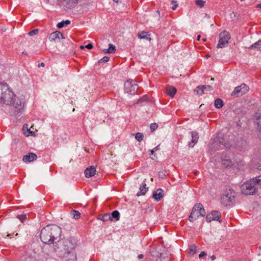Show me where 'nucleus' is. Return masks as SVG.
Segmentation results:
<instances>
[{"label": "nucleus", "instance_id": "f704fd0d", "mask_svg": "<svg viewBox=\"0 0 261 261\" xmlns=\"http://www.w3.org/2000/svg\"><path fill=\"white\" fill-rule=\"evenodd\" d=\"M144 137V136L143 134L141 133H137L135 135V138L136 140H137L138 141L140 142L143 140V138Z\"/></svg>", "mask_w": 261, "mask_h": 261}, {"label": "nucleus", "instance_id": "4be33fe9", "mask_svg": "<svg viewBox=\"0 0 261 261\" xmlns=\"http://www.w3.org/2000/svg\"><path fill=\"white\" fill-rule=\"evenodd\" d=\"M163 196V190L161 189H158L155 191L152 194V198L157 201H160Z\"/></svg>", "mask_w": 261, "mask_h": 261}, {"label": "nucleus", "instance_id": "680f3d73", "mask_svg": "<svg viewBox=\"0 0 261 261\" xmlns=\"http://www.w3.org/2000/svg\"><path fill=\"white\" fill-rule=\"evenodd\" d=\"M210 57V56L209 55H207L206 56V58H208V57Z\"/></svg>", "mask_w": 261, "mask_h": 261}, {"label": "nucleus", "instance_id": "ddd939ff", "mask_svg": "<svg viewBox=\"0 0 261 261\" xmlns=\"http://www.w3.org/2000/svg\"><path fill=\"white\" fill-rule=\"evenodd\" d=\"M12 101H9L8 104H10L14 106L15 108L18 110H20L23 106V102L19 98L17 97L15 94L12 96Z\"/></svg>", "mask_w": 261, "mask_h": 261}, {"label": "nucleus", "instance_id": "2f4dec72", "mask_svg": "<svg viewBox=\"0 0 261 261\" xmlns=\"http://www.w3.org/2000/svg\"><path fill=\"white\" fill-rule=\"evenodd\" d=\"M196 249L197 247L194 245H191L189 246V253H192L193 254H195L196 253Z\"/></svg>", "mask_w": 261, "mask_h": 261}, {"label": "nucleus", "instance_id": "c9c22d12", "mask_svg": "<svg viewBox=\"0 0 261 261\" xmlns=\"http://www.w3.org/2000/svg\"><path fill=\"white\" fill-rule=\"evenodd\" d=\"M158 124L156 123H152L150 125V129L152 133L154 132L158 127Z\"/></svg>", "mask_w": 261, "mask_h": 261}, {"label": "nucleus", "instance_id": "864d4df0", "mask_svg": "<svg viewBox=\"0 0 261 261\" xmlns=\"http://www.w3.org/2000/svg\"><path fill=\"white\" fill-rule=\"evenodd\" d=\"M200 37H201V36L200 35H198L197 37V40H200Z\"/></svg>", "mask_w": 261, "mask_h": 261}, {"label": "nucleus", "instance_id": "0eeeda50", "mask_svg": "<svg viewBox=\"0 0 261 261\" xmlns=\"http://www.w3.org/2000/svg\"><path fill=\"white\" fill-rule=\"evenodd\" d=\"M235 198V193L233 190H226L221 195V201L224 205L227 206L232 204Z\"/></svg>", "mask_w": 261, "mask_h": 261}, {"label": "nucleus", "instance_id": "8fccbe9b", "mask_svg": "<svg viewBox=\"0 0 261 261\" xmlns=\"http://www.w3.org/2000/svg\"><path fill=\"white\" fill-rule=\"evenodd\" d=\"M177 6H178L177 4L174 5L173 7H172V9L175 10V9L177 8Z\"/></svg>", "mask_w": 261, "mask_h": 261}, {"label": "nucleus", "instance_id": "f8f14e48", "mask_svg": "<svg viewBox=\"0 0 261 261\" xmlns=\"http://www.w3.org/2000/svg\"><path fill=\"white\" fill-rule=\"evenodd\" d=\"M206 221L208 222H210L212 221H218L220 222L221 221V213L217 211L212 212L206 215Z\"/></svg>", "mask_w": 261, "mask_h": 261}, {"label": "nucleus", "instance_id": "a878e982", "mask_svg": "<svg viewBox=\"0 0 261 261\" xmlns=\"http://www.w3.org/2000/svg\"><path fill=\"white\" fill-rule=\"evenodd\" d=\"M112 219L114 218L116 221L120 219V213L118 211H113L111 214Z\"/></svg>", "mask_w": 261, "mask_h": 261}, {"label": "nucleus", "instance_id": "5fc2aeb1", "mask_svg": "<svg viewBox=\"0 0 261 261\" xmlns=\"http://www.w3.org/2000/svg\"><path fill=\"white\" fill-rule=\"evenodd\" d=\"M256 7H257V8H261V4H258V5L256 6Z\"/></svg>", "mask_w": 261, "mask_h": 261}, {"label": "nucleus", "instance_id": "e2e57ef3", "mask_svg": "<svg viewBox=\"0 0 261 261\" xmlns=\"http://www.w3.org/2000/svg\"><path fill=\"white\" fill-rule=\"evenodd\" d=\"M205 91H210L208 90V88H206V89L205 90Z\"/></svg>", "mask_w": 261, "mask_h": 261}, {"label": "nucleus", "instance_id": "dca6fc26", "mask_svg": "<svg viewBox=\"0 0 261 261\" xmlns=\"http://www.w3.org/2000/svg\"><path fill=\"white\" fill-rule=\"evenodd\" d=\"M64 39L63 35L60 32L55 31L51 33L49 36V39L50 41H56L60 39Z\"/></svg>", "mask_w": 261, "mask_h": 261}, {"label": "nucleus", "instance_id": "f3484780", "mask_svg": "<svg viewBox=\"0 0 261 261\" xmlns=\"http://www.w3.org/2000/svg\"><path fill=\"white\" fill-rule=\"evenodd\" d=\"M77 0H64L63 5L67 9H71L76 6Z\"/></svg>", "mask_w": 261, "mask_h": 261}, {"label": "nucleus", "instance_id": "f03ea898", "mask_svg": "<svg viewBox=\"0 0 261 261\" xmlns=\"http://www.w3.org/2000/svg\"><path fill=\"white\" fill-rule=\"evenodd\" d=\"M260 189H261V176L250 179L241 187L242 193L246 195L259 193Z\"/></svg>", "mask_w": 261, "mask_h": 261}, {"label": "nucleus", "instance_id": "603ef678", "mask_svg": "<svg viewBox=\"0 0 261 261\" xmlns=\"http://www.w3.org/2000/svg\"><path fill=\"white\" fill-rule=\"evenodd\" d=\"M143 257V254H140L138 255V258L141 259V258H142Z\"/></svg>", "mask_w": 261, "mask_h": 261}, {"label": "nucleus", "instance_id": "72a5a7b5", "mask_svg": "<svg viewBox=\"0 0 261 261\" xmlns=\"http://www.w3.org/2000/svg\"><path fill=\"white\" fill-rule=\"evenodd\" d=\"M138 37L140 39H145L147 38V32L145 31L141 32L139 33L138 34Z\"/></svg>", "mask_w": 261, "mask_h": 261}, {"label": "nucleus", "instance_id": "2eb2a0df", "mask_svg": "<svg viewBox=\"0 0 261 261\" xmlns=\"http://www.w3.org/2000/svg\"><path fill=\"white\" fill-rule=\"evenodd\" d=\"M206 88H208L209 91H212L213 90V88L211 86L202 85L197 86L196 88L194 90V92L196 94L202 95L204 93L205 90Z\"/></svg>", "mask_w": 261, "mask_h": 261}, {"label": "nucleus", "instance_id": "338daca9", "mask_svg": "<svg viewBox=\"0 0 261 261\" xmlns=\"http://www.w3.org/2000/svg\"><path fill=\"white\" fill-rule=\"evenodd\" d=\"M24 128H25V126L24 125V126H23V129H24Z\"/></svg>", "mask_w": 261, "mask_h": 261}, {"label": "nucleus", "instance_id": "b1692460", "mask_svg": "<svg viewBox=\"0 0 261 261\" xmlns=\"http://www.w3.org/2000/svg\"><path fill=\"white\" fill-rule=\"evenodd\" d=\"M146 184L143 183L140 186L139 189V192L137 194V196H140L141 195H144L147 192V189L146 188Z\"/></svg>", "mask_w": 261, "mask_h": 261}, {"label": "nucleus", "instance_id": "e433bc0d", "mask_svg": "<svg viewBox=\"0 0 261 261\" xmlns=\"http://www.w3.org/2000/svg\"><path fill=\"white\" fill-rule=\"evenodd\" d=\"M109 50L110 51H109V54L114 53L116 50V47L112 44H110Z\"/></svg>", "mask_w": 261, "mask_h": 261}, {"label": "nucleus", "instance_id": "37998d69", "mask_svg": "<svg viewBox=\"0 0 261 261\" xmlns=\"http://www.w3.org/2000/svg\"><path fill=\"white\" fill-rule=\"evenodd\" d=\"M85 47L89 49H91L93 48V45L91 43H89L88 44L85 46Z\"/></svg>", "mask_w": 261, "mask_h": 261}, {"label": "nucleus", "instance_id": "79ce46f5", "mask_svg": "<svg viewBox=\"0 0 261 261\" xmlns=\"http://www.w3.org/2000/svg\"><path fill=\"white\" fill-rule=\"evenodd\" d=\"M206 255V254L204 252V251H202L199 254V257L200 258H201L202 257H203V256H205Z\"/></svg>", "mask_w": 261, "mask_h": 261}, {"label": "nucleus", "instance_id": "774afa93", "mask_svg": "<svg viewBox=\"0 0 261 261\" xmlns=\"http://www.w3.org/2000/svg\"><path fill=\"white\" fill-rule=\"evenodd\" d=\"M171 3H174V1H171Z\"/></svg>", "mask_w": 261, "mask_h": 261}, {"label": "nucleus", "instance_id": "f257e3e1", "mask_svg": "<svg viewBox=\"0 0 261 261\" xmlns=\"http://www.w3.org/2000/svg\"><path fill=\"white\" fill-rule=\"evenodd\" d=\"M62 233L61 228L56 225H47L41 231L40 239L44 244H53L55 241L58 240Z\"/></svg>", "mask_w": 261, "mask_h": 261}, {"label": "nucleus", "instance_id": "1a4fd4ad", "mask_svg": "<svg viewBox=\"0 0 261 261\" xmlns=\"http://www.w3.org/2000/svg\"><path fill=\"white\" fill-rule=\"evenodd\" d=\"M138 89V86L135 80L129 79L124 83L125 92L128 94L134 95Z\"/></svg>", "mask_w": 261, "mask_h": 261}, {"label": "nucleus", "instance_id": "a19ab883", "mask_svg": "<svg viewBox=\"0 0 261 261\" xmlns=\"http://www.w3.org/2000/svg\"><path fill=\"white\" fill-rule=\"evenodd\" d=\"M147 100V96L146 95L143 96L142 97L139 99L138 102L142 103L145 102Z\"/></svg>", "mask_w": 261, "mask_h": 261}, {"label": "nucleus", "instance_id": "423d86ee", "mask_svg": "<svg viewBox=\"0 0 261 261\" xmlns=\"http://www.w3.org/2000/svg\"><path fill=\"white\" fill-rule=\"evenodd\" d=\"M205 210L201 203L196 204L192 208L191 213L189 217V220L193 222L196 220L199 216H204L205 215Z\"/></svg>", "mask_w": 261, "mask_h": 261}, {"label": "nucleus", "instance_id": "4468645a", "mask_svg": "<svg viewBox=\"0 0 261 261\" xmlns=\"http://www.w3.org/2000/svg\"><path fill=\"white\" fill-rule=\"evenodd\" d=\"M222 164L225 167H231L234 165L233 162L230 159L229 155L226 154H223L221 158Z\"/></svg>", "mask_w": 261, "mask_h": 261}, {"label": "nucleus", "instance_id": "c85d7f7f", "mask_svg": "<svg viewBox=\"0 0 261 261\" xmlns=\"http://www.w3.org/2000/svg\"><path fill=\"white\" fill-rule=\"evenodd\" d=\"M70 22L68 20H66L65 21H62L59 22L57 24V27L59 29H61V28H63L65 26H66V25H68L69 24H70Z\"/></svg>", "mask_w": 261, "mask_h": 261}, {"label": "nucleus", "instance_id": "6ab92c4d", "mask_svg": "<svg viewBox=\"0 0 261 261\" xmlns=\"http://www.w3.org/2000/svg\"><path fill=\"white\" fill-rule=\"evenodd\" d=\"M37 158V155L34 153H29L23 156L22 160L24 162H31L36 160Z\"/></svg>", "mask_w": 261, "mask_h": 261}, {"label": "nucleus", "instance_id": "09e8293b", "mask_svg": "<svg viewBox=\"0 0 261 261\" xmlns=\"http://www.w3.org/2000/svg\"><path fill=\"white\" fill-rule=\"evenodd\" d=\"M150 36H151V35L150 34H149V32H148V37H147L148 40L150 41L152 39L150 37Z\"/></svg>", "mask_w": 261, "mask_h": 261}, {"label": "nucleus", "instance_id": "49530a36", "mask_svg": "<svg viewBox=\"0 0 261 261\" xmlns=\"http://www.w3.org/2000/svg\"><path fill=\"white\" fill-rule=\"evenodd\" d=\"M27 131H28V134H27L26 133H24L25 135H27V136H29V135L31 133V131L29 129H28V128L27 127Z\"/></svg>", "mask_w": 261, "mask_h": 261}, {"label": "nucleus", "instance_id": "4d7b16f0", "mask_svg": "<svg viewBox=\"0 0 261 261\" xmlns=\"http://www.w3.org/2000/svg\"><path fill=\"white\" fill-rule=\"evenodd\" d=\"M258 169L261 170V164L258 166Z\"/></svg>", "mask_w": 261, "mask_h": 261}, {"label": "nucleus", "instance_id": "20e7f679", "mask_svg": "<svg viewBox=\"0 0 261 261\" xmlns=\"http://www.w3.org/2000/svg\"><path fill=\"white\" fill-rule=\"evenodd\" d=\"M232 146L224 134L220 133L217 138H215L211 144V148L214 150L229 148Z\"/></svg>", "mask_w": 261, "mask_h": 261}, {"label": "nucleus", "instance_id": "58836bf2", "mask_svg": "<svg viewBox=\"0 0 261 261\" xmlns=\"http://www.w3.org/2000/svg\"><path fill=\"white\" fill-rule=\"evenodd\" d=\"M110 59V58L108 56H105L103 57L102 59H101L100 60H99L98 61V63H101V62H104V63H106V62H107L108 61H109Z\"/></svg>", "mask_w": 261, "mask_h": 261}, {"label": "nucleus", "instance_id": "3c124183", "mask_svg": "<svg viewBox=\"0 0 261 261\" xmlns=\"http://www.w3.org/2000/svg\"><path fill=\"white\" fill-rule=\"evenodd\" d=\"M211 258L212 260H214L216 259V257L215 255H212L211 256Z\"/></svg>", "mask_w": 261, "mask_h": 261}, {"label": "nucleus", "instance_id": "c756f323", "mask_svg": "<svg viewBox=\"0 0 261 261\" xmlns=\"http://www.w3.org/2000/svg\"><path fill=\"white\" fill-rule=\"evenodd\" d=\"M251 48H257L261 49V40H258L257 42L253 44L251 47Z\"/></svg>", "mask_w": 261, "mask_h": 261}, {"label": "nucleus", "instance_id": "a211bd4d", "mask_svg": "<svg viewBox=\"0 0 261 261\" xmlns=\"http://www.w3.org/2000/svg\"><path fill=\"white\" fill-rule=\"evenodd\" d=\"M192 140L189 143V146L190 147H193L197 143L199 139L198 133L196 132L193 131L191 132Z\"/></svg>", "mask_w": 261, "mask_h": 261}, {"label": "nucleus", "instance_id": "bb28decb", "mask_svg": "<svg viewBox=\"0 0 261 261\" xmlns=\"http://www.w3.org/2000/svg\"><path fill=\"white\" fill-rule=\"evenodd\" d=\"M102 221L103 222H107L109 220H112V216L110 214L106 213L103 215H101Z\"/></svg>", "mask_w": 261, "mask_h": 261}, {"label": "nucleus", "instance_id": "13d9d810", "mask_svg": "<svg viewBox=\"0 0 261 261\" xmlns=\"http://www.w3.org/2000/svg\"><path fill=\"white\" fill-rule=\"evenodd\" d=\"M116 3H118L120 0H113Z\"/></svg>", "mask_w": 261, "mask_h": 261}, {"label": "nucleus", "instance_id": "de8ad7c7", "mask_svg": "<svg viewBox=\"0 0 261 261\" xmlns=\"http://www.w3.org/2000/svg\"><path fill=\"white\" fill-rule=\"evenodd\" d=\"M103 51L105 53H108L109 54V51H110L109 50V48L108 49H105L103 50Z\"/></svg>", "mask_w": 261, "mask_h": 261}, {"label": "nucleus", "instance_id": "5701e85b", "mask_svg": "<svg viewBox=\"0 0 261 261\" xmlns=\"http://www.w3.org/2000/svg\"><path fill=\"white\" fill-rule=\"evenodd\" d=\"M176 92V89L172 86H168L166 88V93L170 97H173Z\"/></svg>", "mask_w": 261, "mask_h": 261}, {"label": "nucleus", "instance_id": "c03bdc74", "mask_svg": "<svg viewBox=\"0 0 261 261\" xmlns=\"http://www.w3.org/2000/svg\"><path fill=\"white\" fill-rule=\"evenodd\" d=\"M258 128L261 132V119L257 122Z\"/></svg>", "mask_w": 261, "mask_h": 261}, {"label": "nucleus", "instance_id": "393cba45", "mask_svg": "<svg viewBox=\"0 0 261 261\" xmlns=\"http://www.w3.org/2000/svg\"><path fill=\"white\" fill-rule=\"evenodd\" d=\"M214 105L216 108L220 109L223 106L224 103L222 99L217 98L215 101Z\"/></svg>", "mask_w": 261, "mask_h": 261}, {"label": "nucleus", "instance_id": "69168bd1", "mask_svg": "<svg viewBox=\"0 0 261 261\" xmlns=\"http://www.w3.org/2000/svg\"><path fill=\"white\" fill-rule=\"evenodd\" d=\"M259 249L261 250V246L259 247Z\"/></svg>", "mask_w": 261, "mask_h": 261}, {"label": "nucleus", "instance_id": "4c0bfd02", "mask_svg": "<svg viewBox=\"0 0 261 261\" xmlns=\"http://www.w3.org/2000/svg\"><path fill=\"white\" fill-rule=\"evenodd\" d=\"M195 3L199 7H202L204 5L205 2L202 0H196Z\"/></svg>", "mask_w": 261, "mask_h": 261}, {"label": "nucleus", "instance_id": "9b49d317", "mask_svg": "<svg viewBox=\"0 0 261 261\" xmlns=\"http://www.w3.org/2000/svg\"><path fill=\"white\" fill-rule=\"evenodd\" d=\"M249 90V87L245 84L241 85L240 86L236 87L231 93L233 96L241 95H242L247 92Z\"/></svg>", "mask_w": 261, "mask_h": 261}, {"label": "nucleus", "instance_id": "6e6d98bb", "mask_svg": "<svg viewBox=\"0 0 261 261\" xmlns=\"http://www.w3.org/2000/svg\"><path fill=\"white\" fill-rule=\"evenodd\" d=\"M98 219L102 221L101 215L99 216L98 217Z\"/></svg>", "mask_w": 261, "mask_h": 261}, {"label": "nucleus", "instance_id": "052dcab7", "mask_svg": "<svg viewBox=\"0 0 261 261\" xmlns=\"http://www.w3.org/2000/svg\"><path fill=\"white\" fill-rule=\"evenodd\" d=\"M206 40V39L205 38H203V39H202V41H203V42H205Z\"/></svg>", "mask_w": 261, "mask_h": 261}, {"label": "nucleus", "instance_id": "a18cd8bd", "mask_svg": "<svg viewBox=\"0 0 261 261\" xmlns=\"http://www.w3.org/2000/svg\"><path fill=\"white\" fill-rule=\"evenodd\" d=\"M44 66H45V64H44V63H41L39 64L38 65V67H44Z\"/></svg>", "mask_w": 261, "mask_h": 261}, {"label": "nucleus", "instance_id": "412c9836", "mask_svg": "<svg viewBox=\"0 0 261 261\" xmlns=\"http://www.w3.org/2000/svg\"><path fill=\"white\" fill-rule=\"evenodd\" d=\"M95 168L94 166H91L90 167L87 168L85 170L84 173L86 177L89 178L94 176V174H95Z\"/></svg>", "mask_w": 261, "mask_h": 261}, {"label": "nucleus", "instance_id": "473e14b6", "mask_svg": "<svg viewBox=\"0 0 261 261\" xmlns=\"http://www.w3.org/2000/svg\"><path fill=\"white\" fill-rule=\"evenodd\" d=\"M159 146L160 145H158V146L154 147L152 150L150 151L151 152V154L153 155L152 157H151V158L153 160H155L157 159V156H156L155 155H153V152L159 149Z\"/></svg>", "mask_w": 261, "mask_h": 261}, {"label": "nucleus", "instance_id": "39448f33", "mask_svg": "<svg viewBox=\"0 0 261 261\" xmlns=\"http://www.w3.org/2000/svg\"><path fill=\"white\" fill-rule=\"evenodd\" d=\"M14 93L10 90L9 86L6 83H0V100L9 103L12 101Z\"/></svg>", "mask_w": 261, "mask_h": 261}, {"label": "nucleus", "instance_id": "ea45409f", "mask_svg": "<svg viewBox=\"0 0 261 261\" xmlns=\"http://www.w3.org/2000/svg\"><path fill=\"white\" fill-rule=\"evenodd\" d=\"M38 33V29H34L33 30L31 31L29 33V35L31 36L35 35Z\"/></svg>", "mask_w": 261, "mask_h": 261}, {"label": "nucleus", "instance_id": "aec40b11", "mask_svg": "<svg viewBox=\"0 0 261 261\" xmlns=\"http://www.w3.org/2000/svg\"><path fill=\"white\" fill-rule=\"evenodd\" d=\"M61 255L66 258V261H76V255L74 252L69 253L62 254Z\"/></svg>", "mask_w": 261, "mask_h": 261}, {"label": "nucleus", "instance_id": "7ed1b4c3", "mask_svg": "<svg viewBox=\"0 0 261 261\" xmlns=\"http://www.w3.org/2000/svg\"><path fill=\"white\" fill-rule=\"evenodd\" d=\"M150 261H170V254L161 246H150L148 259Z\"/></svg>", "mask_w": 261, "mask_h": 261}, {"label": "nucleus", "instance_id": "6e6552de", "mask_svg": "<svg viewBox=\"0 0 261 261\" xmlns=\"http://www.w3.org/2000/svg\"><path fill=\"white\" fill-rule=\"evenodd\" d=\"M76 244L74 239L68 238L62 241V249L61 251L62 254L69 253L74 252V249L75 248Z\"/></svg>", "mask_w": 261, "mask_h": 261}, {"label": "nucleus", "instance_id": "9d476101", "mask_svg": "<svg viewBox=\"0 0 261 261\" xmlns=\"http://www.w3.org/2000/svg\"><path fill=\"white\" fill-rule=\"evenodd\" d=\"M219 38L217 47L218 48H223L228 44L230 36L228 32L224 31L219 34Z\"/></svg>", "mask_w": 261, "mask_h": 261}, {"label": "nucleus", "instance_id": "cd10ccee", "mask_svg": "<svg viewBox=\"0 0 261 261\" xmlns=\"http://www.w3.org/2000/svg\"><path fill=\"white\" fill-rule=\"evenodd\" d=\"M71 214L73 216V218L75 220H77L81 217V213L77 211L72 210L71 211Z\"/></svg>", "mask_w": 261, "mask_h": 261}, {"label": "nucleus", "instance_id": "bf43d9fd", "mask_svg": "<svg viewBox=\"0 0 261 261\" xmlns=\"http://www.w3.org/2000/svg\"><path fill=\"white\" fill-rule=\"evenodd\" d=\"M85 47V46H80V48H81V49H83V48H84Z\"/></svg>", "mask_w": 261, "mask_h": 261}, {"label": "nucleus", "instance_id": "0e129e2a", "mask_svg": "<svg viewBox=\"0 0 261 261\" xmlns=\"http://www.w3.org/2000/svg\"><path fill=\"white\" fill-rule=\"evenodd\" d=\"M211 80H212V81H214V78H213V77H212V78L211 79Z\"/></svg>", "mask_w": 261, "mask_h": 261}, {"label": "nucleus", "instance_id": "7c9ffc66", "mask_svg": "<svg viewBox=\"0 0 261 261\" xmlns=\"http://www.w3.org/2000/svg\"><path fill=\"white\" fill-rule=\"evenodd\" d=\"M17 218L22 223H24L27 220V217L25 214L17 215Z\"/></svg>", "mask_w": 261, "mask_h": 261}]
</instances>
